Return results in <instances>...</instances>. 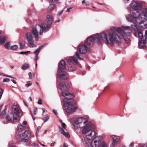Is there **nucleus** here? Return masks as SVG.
<instances>
[{
    "label": "nucleus",
    "mask_w": 147,
    "mask_h": 147,
    "mask_svg": "<svg viewBox=\"0 0 147 147\" xmlns=\"http://www.w3.org/2000/svg\"><path fill=\"white\" fill-rule=\"evenodd\" d=\"M50 0V1L51 2H55V1H57V0Z\"/></svg>",
    "instance_id": "56"
},
{
    "label": "nucleus",
    "mask_w": 147,
    "mask_h": 147,
    "mask_svg": "<svg viewBox=\"0 0 147 147\" xmlns=\"http://www.w3.org/2000/svg\"><path fill=\"white\" fill-rule=\"evenodd\" d=\"M85 0H84L82 1V4L83 5H84V3H85Z\"/></svg>",
    "instance_id": "57"
},
{
    "label": "nucleus",
    "mask_w": 147,
    "mask_h": 147,
    "mask_svg": "<svg viewBox=\"0 0 147 147\" xmlns=\"http://www.w3.org/2000/svg\"><path fill=\"white\" fill-rule=\"evenodd\" d=\"M18 48V46L16 45H14L12 46H11L10 47V48L12 50H16Z\"/></svg>",
    "instance_id": "31"
},
{
    "label": "nucleus",
    "mask_w": 147,
    "mask_h": 147,
    "mask_svg": "<svg viewBox=\"0 0 147 147\" xmlns=\"http://www.w3.org/2000/svg\"><path fill=\"white\" fill-rule=\"evenodd\" d=\"M53 112L55 115H57V112L56 110L53 109Z\"/></svg>",
    "instance_id": "46"
},
{
    "label": "nucleus",
    "mask_w": 147,
    "mask_h": 147,
    "mask_svg": "<svg viewBox=\"0 0 147 147\" xmlns=\"http://www.w3.org/2000/svg\"><path fill=\"white\" fill-rule=\"evenodd\" d=\"M131 27L135 31H137L139 30L138 28L137 24H134V25H131Z\"/></svg>",
    "instance_id": "26"
},
{
    "label": "nucleus",
    "mask_w": 147,
    "mask_h": 147,
    "mask_svg": "<svg viewBox=\"0 0 147 147\" xmlns=\"http://www.w3.org/2000/svg\"><path fill=\"white\" fill-rule=\"evenodd\" d=\"M59 129L61 133L65 137H67V138H69L70 137L69 134V133L67 132H65V131L63 130V129H62L61 127H59Z\"/></svg>",
    "instance_id": "19"
},
{
    "label": "nucleus",
    "mask_w": 147,
    "mask_h": 147,
    "mask_svg": "<svg viewBox=\"0 0 147 147\" xmlns=\"http://www.w3.org/2000/svg\"><path fill=\"white\" fill-rule=\"evenodd\" d=\"M138 32V33L135 32L134 33V35L136 37H138L140 38L142 40L143 38L145 39V36L146 34H145V36H143L142 31L141 30H139Z\"/></svg>",
    "instance_id": "15"
},
{
    "label": "nucleus",
    "mask_w": 147,
    "mask_h": 147,
    "mask_svg": "<svg viewBox=\"0 0 147 147\" xmlns=\"http://www.w3.org/2000/svg\"><path fill=\"white\" fill-rule=\"evenodd\" d=\"M140 147H147V144H145L143 146H141Z\"/></svg>",
    "instance_id": "51"
},
{
    "label": "nucleus",
    "mask_w": 147,
    "mask_h": 147,
    "mask_svg": "<svg viewBox=\"0 0 147 147\" xmlns=\"http://www.w3.org/2000/svg\"><path fill=\"white\" fill-rule=\"evenodd\" d=\"M32 118H33V119L34 120L35 119V118L34 117H33V116H32Z\"/></svg>",
    "instance_id": "62"
},
{
    "label": "nucleus",
    "mask_w": 147,
    "mask_h": 147,
    "mask_svg": "<svg viewBox=\"0 0 147 147\" xmlns=\"http://www.w3.org/2000/svg\"><path fill=\"white\" fill-rule=\"evenodd\" d=\"M130 6L132 9H130V11L131 10L133 11H138V10L140 9L141 7L140 4L134 0H133L131 2Z\"/></svg>",
    "instance_id": "9"
},
{
    "label": "nucleus",
    "mask_w": 147,
    "mask_h": 147,
    "mask_svg": "<svg viewBox=\"0 0 147 147\" xmlns=\"http://www.w3.org/2000/svg\"><path fill=\"white\" fill-rule=\"evenodd\" d=\"M11 81L13 82V83L14 84H16V82L13 80H12Z\"/></svg>",
    "instance_id": "52"
},
{
    "label": "nucleus",
    "mask_w": 147,
    "mask_h": 147,
    "mask_svg": "<svg viewBox=\"0 0 147 147\" xmlns=\"http://www.w3.org/2000/svg\"><path fill=\"white\" fill-rule=\"evenodd\" d=\"M42 112H43V113H44V112H45V109H42Z\"/></svg>",
    "instance_id": "61"
},
{
    "label": "nucleus",
    "mask_w": 147,
    "mask_h": 147,
    "mask_svg": "<svg viewBox=\"0 0 147 147\" xmlns=\"http://www.w3.org/2000/svg\"><path fill=\"white\" fill-rule=\"evenodd\" d=\"M38 103L40 105L42 104V102L41 99L39 98V99Z\"/></svg>",
    "instance_id": "41"
},
{
    "label": "nucleus",
    "mask_w": 147,
    "mask_h": 147,
    "mask_svg": "<svg viewBox=\"0 0 147 147\" xmlns=\"http://www.w3.org/2000/svg\"><path fill=\"white\" fill-rule=\"evenodd\" d=\"M6 37L4 36H0V44L4 43L6 40Z\"/></svg>",
    "instance_id": "24"
},
{
    "label": "nucleus",
    "mask_w": 147,
    "mask_h": 147,
    "mask_svg": "<svg viewBox=\"0 0 147 147\" xmlns=\"http://www.w3.org/2000/svg\"><path fill=\"white\" fill-rule=\"evenodd\" d=\"M0 75H3V74L1 73H0Z\"/></svg>",
    "instance_id": "63"
},
{
    "label": "nucleus",
    "mask_w": 147,
    "mask_h": 147,
    "mask_svg": "<svg viewBox=\"0 0 147 147\" xmlns=\"http://www.w3.org/2000/svg\"><path fill=\"white\" fill-rule=\"evenodd\" d=\"M111 138L114 144H116L119 141V137L115 135H112L111 136Z\"/></svg>",
    "instance_id": "18"
},
{
    "label": "nucleus",
    "mask_w": 147,
    "mask_h": 147,
    "mask_svg": "<svg viewBox=\"0 0 147 147\" xmlns=\"http://www.w3.org/2000/svg\"><path fill=\"white\" fill-rule=\"evenodd\" d=\"M61 126L62 127V128H61L62 129H63V130L65 131V127L66 126V124L64 123H62Z\"/></svg>",
    "instance_id": "33"
},
{
    "label": "nucleus",
    "mask_w": 147,
    "mask_h": 147,
    "mask_svg": "<svg viewBox=\"0 0 147 147\" xmlns=\"http://www.w3.org/2000/svg\"><path fill=\"white\" fill-rule=\"evenodd\" d=\"M36 145V144L35 143H34L31 144V146H35Z\"/></svg>",
    "instance_id": "54"
},
{
    "label": "nucleus",
    "mask_w": 147,
    "mask_h": 147,
    "mask_svg": "<svg viewBox=\"0 0 147 147\" xmlns=\"http://www.w3.org/2000/svg\"><path fill=\"white\" fill-rule=\"evenodd\" d=\"M30 52V51H27V52H22L20 53L21 54H28Z\"/></svg>",
    "instance_id": "39"
},
{
    "label": "nucleus",
    "mask_w": 147,
    "mask_h": 147,
    "mask_svg": "<svg viewBox=\"0 0 147 147\" xmlns=\"http://www.w3.org/2000/svg\"><path fill=\"white\" fill-rule=\"evenodd\" d=\"M5 76H6L7 77H9V78H13V77H12L11 76H8V75H4Z\"/></svg>",
    "instance_id": "53"
},
{
    "label": "nucleus",
    "mask_w": 147,
    "mask_h": 147,
    "mask_svg": "<svg viewBox=\"0 0 147 147\" xmlns=\"http://www.w3.org/2000/svg\"><path fill=\"white\" fill-rule=\"evenodd\" d=\"M32 84L31 82L30 81H28L27 83L26 84V86L27 87H29Z\"/></svg>",
    "instance_id": "36"
},
{
    "label": "nucleus",
    "mask_w": 147,
    "mask_h": 147,
    "mask_svg": "<svg viewBox=\"0 0 147 147\" xmlns=\"http://www.w3.org/2000/svg\"><path fill=\"white\" fill-rule=\"evenodd\" d=\"M98 147H107V145L105 142H103L102 143H100Z\"/></svg>",
    "instance_id": "27"
},
{
    "label": "nucleus",
    "mask_w": 147,
    "mask_h": 147,
    "mask_svg": "<svg viewBox=\"0 0 147 147\" xmlns=\"http://www.w3.org/2000/svg\"><path fill=\"white\" fill-rule=\"evenodd\" d=\"M41 128V127L40 126H38L36 132L37 133V134H38L39 132V131L40 129Z\"/></svg>",
    "instance_id": "40"
},
{
    "label": "nucleus",
    "mask_w": 147,
    "mask_h": 147,
    "mask_svg": "<svg viewBox=\"0 0 147 147\" xmlns=\"http://www.w3.org/2000/svg\"><path fill=\"white\" fill-rule=\"evenodd\" d=\"M140 20L141 22L139 23V27L142 29L147 28V19H141Z\"/></svg>",
    "instance_id": "13"
},
{
    "label": "nucleus",
    "mask_w": 147,
    "mask_h": 147,
    "mask_svg": "<svg viewBox=\"0 0 147 147\" xmlns=\"http://www.w3.org/2000/svg\"><path fill=\"white\" fill-rule=\"evenodd\" d=\"M23 102H24V105L26 106H27V103H26V102H25V101H23Z\"/></svg>",
    "instance_id": "58"
},
{
    "label": "nucleus",
    "mask_w": 147,
    "mask_h": 147,
    "mask_svg": "<svg viewBox=\"0 0 147 147\" xmlns=\"http://www.w3.org/2000/svg\"><path fill=\"white\" fill-rule=\"evenodd\" d=\"M126 18L128 21L134 24H137L139 20L141 19H147V8H144L142 10V13H140L138 11L131 10L130 14L126 15Z\"/></svg>",
    "instance_id": "5"
},
{
    "label": "nucleus",
    "mask_w": 147,
    "mask_h": 147,
    "mask_svg": "<svg viewBox=\"0 0 147 147\" xmlns=\"http://www.w3.org/2000/svg\"><path fill=\"white\" fill-rule=\"evenodd\" d=\"M22 123H23V124L24 125H26L27 124V122L26 121H23Z\"/></svg>",
    "instance_id": "47"
},
{
    "label": "nucleus",
    "mask_w": 147,
    "mask_h": 147,
    "mask_svg": "<svg viewBox=\"0 0 147 147\" xmlns=\"http://www.w3.org/2000/svg\"><path fill=\"white\" fill-rule=\"evenodd\" d=\"M0 115H2L3 117L2 121L4 123H6L7 121H10L12 119L13 122L18 121L20 117L23 115V113L18 107L14 106L13 107V112L9 115H6L5 111H4L1 113L0 112Z\"/></svg>",
    "instance_id": "4"
},
{
    "label": "nucleus",
    "mask_w": 147,
    "mask_h": 147,
    "mask_svg": "<svg viewBox=\"0 0 147 147\" xmlns=\"http://www.w3.org/2000/svg\"><path fill=\"white\" fill-rule=\"evenodd\" d=\"M123 29L122 35L124 36H129L131 34V30L129 27L122 26Z\"/></svg>",
    "instance_id": "10"
},
{
    "label": "nucleus",
    "mask_w": 147,
    "mask_h": 147,
    "mask_svg": "<svg viewBox=\"0 0 147 147\" xmlns=\"http://www.w3.org/2000/svg\"><path fill=\"white\" fill-rule=\"evenodd\" d=\"M31 136L30 133L28 131H26L22 134L21 137L22 139L24 140H22L20 141V143L23 144L25 145H26L27 144L29 143L28 141V139L30 138Z\"/></svg>",
    "instance_id": "7"
},
{
    "label": "nucleus",
    "mask_w": 147,
    "mask_h": 147,
    "mask_svg": "<svg viewBox=\"0 0 147 147\" xmlns=\"http://www.w3.org/2000/svg\"><path fill=\"white\" fill-rule=\"evenodd\" d=\"M40 144L41 145H42V146H45V145H44V144H40Z\"/></svg>",
    "instance_id": "64"
},
{
    "label": "nucleus",
    "mask_w": 147,
    "mask_h": 147,
    "mask_svg": "<svg viewBox=\"0 0 147 147\" xmlns=\"http://www.w3.org/2000/svg\"><path fill=\"white\" fill-rule=\"evenodd\" d=\"M119 39L118 36L115 32L108 31L100 34H97L94 37L91 36L88 37L83 44L79 45L77 51L80 54H85L86 53L88 48L92 46L94 42L100 43H101L102 40L106 44H109L113 47L114 42H116L119 43Z\"/></svg>",
    "instance_id": "1"
},
{
    "label": "nucleus",
    "mask_w": 147,
    "mask_h": 147,
    "mask_svg": "<svg viewBox=\"0 0 147 147\" xmlns=\"http://www.w3.org/2000/svg\"><path fill=\"white\" fill-rule=\"evenodd\" d=\"M66 74V72L64 71L60 70L58 74V76L59 78H61L64 77Z\"/></svg>",
    "instance_id": "20"
},
{
    "label": "nucleus",
    "mask_w": 147,
    "mask_h": 147,
    "mask_svg": "<svg viewBox=\"0 0 147 147\" xmlns=\"http://www.w3.org/2000/svg\"><path fill=\"white\" fill-rule=\"evenodd\" d=\"M124 1L125 2L127 3L129 1V0H124Z\"/></svg>",
    "instance_id": "59"
},
{
    "label": "nucleus",
    "mask_w": 147,
    "mask_h": 147,
    "mask_svg": "<svg viewBox=\"0 0 147 147\" xmlns=\"http://www.w3.org/2000/svg\"><path fill=\"white\" fill-rule=\"evenodd\" d=\"M60 89L61 90H66L68 89V85L64 82H60L59 84Z\"/></svg>",
    "instance_id": "17"
},
{
    "label": "nucleus",
    "mask_w": 147,
    "mask_h": 147,
    "mask_svg": "<svg viewBox=\"0 0 147 147\" xmlns=\"http://www.w3.org/2000/svg\"><path fill=\"white\" fill-rule=\"evenodd\" d=\"M116 28L115 27H111L110 28V30H111V31H105V32H104L102 33L101 34H102L104 32H108V31H109L111 32H115L117 34V35H118V37H119V39L118 40V41L119 42V43H117V42H114V43H113V45H114V43H116V44L118 45L120 43V39H121V38L120 37V36H119L118 34L116 33V32H115V31H115L119 33V34H122V30H123V29L122 28Z\"/></svg>",
    "instance_id": "8"
},
{
    "label": "nucleus",
    "mask_w": 147,
    "mask_h": 147,
    "mask_svg": "<svg viewBox=\"0 0 147 147\" xmlns=\"http://www.w3.org/2000/svg\"><path fill=\"white\" fill-rule=\"evenodd\" d=\"M73 126L75 129L78 128H83L82 132L84 134H85L86 138L83 137L82 140L84 145L88 143V140L92 139L96 135L95 132L93 131L94 128L93 126L88 124L87 118H78L76 121L74 122Z\"/></svg>",
    "instance_id": "2"
},
{
    "label": "nucleus",
    "mask_w": 147,
    "mask_h": 147,
    "mask_svg": "<svg viewBox=\"0 0 147 147\" xmlns=\"http://www.w3.org/2000/svg\"><path fill=\"white\" fill-rule=\"evenodd\" d=\"M49 116H47L45 117H44L43 119L44 122H46L47 120L49 119Z\"/></svg>",
    "instance_id": "35"
},
{
    "label": "nucleus",
    "mask_w": 147,
    "mask_h": 147,
    "mask_svg": "<svg viewBox=\"0 0 147 147\" xmlns=\"http://www.w3.org/2000/svg\"><path fill=\"white\" fill-rule=\"evenodd\" d=\"M49 30L48 26L44 24H42L41 26L39 25H37L34 28H33L31 32H27L25 36L30 47H33L36 46V45L34 44L33 37L32 33L35 38L36 40H38V32L39 31V35H41L43 32H46Z\"/></svg>",
    "instance_id": "3"
},
{
    "label": "nucleus",
    "mask_w": 147,
    "mask_h": 147,
    "mask_svg": "<svg viewBox=\"0 0 147 147\" xmlns=\"http://www.w3.org/2000/svg\"><path fill=\"white\" fill-rule=\"evenodd\" d=\"M123 36L125 40L126 43H128L130 42V40L129 38L126 37V36Z\"/></svg>",
    "instance_id": "30"
},
{
    "label": "nucleus",
    "mask_w": 147,
    "mask_h": 147,
    "mask_svg": "<svg viewBox=\"0 0 147 147\" xmlns=\"http://www.w3.org/2000/svg\"><path fill=\"white\" fill-rule=\"evenodd\" d=\"M68 61H70L72 63L77 64L78 63V61L77 59H75L73 57H71L68 59Z\"/></svg>",
    "instance_id": "23"
},
{
    "label": "nucleus",
    "mask_w": 147,
    "mask_h": 147,
    "mask_svg": "<svg viewBox=\"0 0 147 147\" xmlns=\"http://www.w3.org/2000/svg\"><path fill=\"white\" fill-rule=\"evenodd\" d=\"M37 108H35L34 109V115H36V112H37Z\"/></svg>",
    "instance_id": "42"
},
{
    "label": "nucleus",
    "mask_w": 147,
    "mask_h": 147,
    "mask_svg": "<svg viewBox=\"0 0 147 147\" xmlns=\"http://www.w3.org/2000/svg\"><path fill=\"white\" fill-rule=\"evenodd\" d=\"M26 129V128L25 126H23L21 124L18 125L17 130L18 131L21 132L22 130H25Z\"/></svg>",
    "instance_id": "22"
},
{
    "label": "nucleus",
    "mask_w": 147,
    "mask_h": 147,
    "mask_svg": "<svg viewBox=\"0 0 147 147\" xmlns=\"http://www.w3.org/2000/svg\"><path fill=\"white\" fill-rule=\"evenodd\" d=\"M20 48L21 49H23L24 48V45L22 44L21 43H20Z\"/></svg>",
    "instance_id": "45"
},
{
    "label": "nucleus",
    "mask_w": 147,
    "mask_h": 147,
    "mask_svg": "<svg viewBox=\"0 0 147 147\" xmlns=\"http://www.w3.org/2000/svg\"><path fill=\"white\" fill-rule=\"evenodd\" d=\"M54 145H55V144H54V143H53V142H52V143L51 144V146H54Z\"/></svg>",
    "instance_id": "55"
},
{
    "label": "nucleus",
    "mask_w": 147,
    "mask_h": 147,
    "mask_svg": "<svg viewBox=\"0 0 147 147\" xmlns=\"http://www.w3.org/2000/svg\"><path fill=\"white\" fill-rule=\"evenodd\" d=\"M47 21L49 25L51 24L53 21V18L52 16L50 15H47Z\"/></svg>",
    "instance_id": "21"
},
{
    "label": "nucleus",
    "mask_w": 147,
    "mask_h": 147,
    "mask_svg": "<svg viewBox=\"0 0 147 147\" xmlns=\"http://www.w3.org/2000/svg\"><path fill=\"white\" fill-rule=\"evenodd\" d=\"M63 11H59L58 12V13L57 14V15L58 16H60L63 13Z\"/></svg>",
    "instance_id": "43"
},
{
    "label": "nucleus",
    "mask_w": 147,
    "mask_h": 147,
    "mask_svg": "<svg viewBox=\"0 0 147 147\" xmlns=\"http://www.w3.org/2000/svg\"><path fill=\"white\" fill-rule=\"evenodd\" d=\"M44 47V46L43 45H41L39 46V47L34 52V53L35 54V58L34 59V61H37V60L39 58L38 57V55L39 53V51L41 49H42Z\"/></svg>",
    "instance_id": "14"
},
{
    "label": "nucleus",
    "mask_w": 147,
    "mask_h": 147,
    "mask_svg": "<svg viewBox=\"0 0 147 147\" xmlns=\"http://www.w3.org/2000/svg\"><path fill=\"white\" fill-rule=\"evenodd\" d=\"M61 93L64 97L67 96L63 100L64 103L63 109L68 113L74 112L76 109V107L73 105L71 99L74 97L73 94L67 92L61 91Z\"/></svg>",
    "instance_id": "6"
},
{
    "label": "nucleus",
    "mask_w": 147,
    "mask_h": 147,
    "mask_svg": "<svg viewBox=\"0 0 147 147\" xmlns=\"http://www.w3.org/2000/svg\"><path fill=\"white\" fill-rule=\"evenodd\" d=\"M10 80L8 78H4L3 80V82H8Z\"/></svg>",
    "instance_id": "37"
},
{
    "label": "nucleus",
    "mask_w": 147,
    "mask_h": 147,
    "mask_svg": "<svg viewBox=\"0 0 147 147\" xmlns=\"http://www.w3.org/2000/svg\"><path fill=\"white\" fill-rule=\"evenodd\" d=\"M28 75L29 76V78L30 79H31V76H32V73L31 72H30L28 73Z\"/></svg>",
    "instance_id": "44"
},
{
    "label": "nucleus",
    "mask_w": 147,
    "mask_h": 147,
    "mask_svg": "<svg viewBox=\"0 0 147 147\" xmlns=\"http://www.w3.org/2000/svg\"><path fill=\"white\" fill-rule=\"evenodd\" d=\"M28 67V65L27 64H25L22 66V69H26Z\"/></svg>",
    "instance_id": "32"
},
{
    "label": "nucleus",
    "mask_w": 147,
    "mask_h": 147,
    "mask_svg": "<svg viewBox=\"0 0 147 147\" xmlns=\"http://www.w3.org/2000/svg\"><path fill=\"white\" fill-rule=\"evenodd\" d=\"M54 7L55 5L53 4H50L48 7V13H50L51 11L54 9Z\"/></svg>",
    "instance_id": "25"
},
{
    "label": "nucleus",
    "mask_w": 147,
    "mask_h": 147,
    "mask_svg": "<svg viewBox=\"0 0 147 147\" xmlns=\"http://www.w3.org/2000/svg\"><path fill=\"white\" fill-rule=\"evenodd\" d=\"M145 39H144L143 40H142L140 41H139L138 42V47L140 49L144 47L145 46L147 43V31H145Z\"/></svg>",
    "instance_id": "11"
},
{
    "label": "nucleus",
    "mask_w": 147,
    "mask_h": 147,
    "mask_svg": "<svg viewBox=\"0 0 147 147\" xmlns=\"http://www.w3.org/2000/svg\"><path fill=\"white\" fill-rule=\"evenodd\" d=\"M8 147H16L15 145L12 144L11 142H9L8 146Z\"/></svg>",
    "instance_id": "38"
},
{
    "label": "nucleus",
    "mask_w": 147,
    "mask_h": 147,
    "mask_svg": "<svg viewBox=\"0 0 147 147\" xmlns=\"http://www.w3.org/2000/svg\"><path fill=\"white\" fill-rule=\"evenodd\" d=\"M65 62L63 60H61L59 63L58 69L59 70L64 69L65 68Z\"/></svg>",
    "instance_id": "16"
},
{
    "label": "nucleus",
    "mask_w": 147,
    "mask_h": 147,
    "mask_svg": "<svg viewBox=\"0 0 147 147\" xmlns=\"http://www.w3.org/2000/svg\"><path fill=\"white\" fill-rule=\"evenodd\" d=\"M10 43L7 42L5 44V47L7 49H9V47Z\"/></svg>",
    "instance_id": "34"
},
{
    "label": "nucleus",
    "mask_w": 147,
    "mask_h": 147,
    "mask_svg": "<svg viewBox=\"0 0 147 147\" xmlns=\"http://www.w3.org/2000/svg\"><path fill=\"white\" fill-rule=\"evenodd\" d=\"M63 147H67V145L66 143H65L63 144Z\"/></svg>",
    "instance_id": "50"
},
{
    "label": "nucleus",
    "mask_w": 147,
    "mask_h": 147,
    "mask_svg": "<svg viewBox=\"0 0 147 147\" xmlns=\"http://www.w3.org/2000/svg\"><path fill=\"white\" fill-rule=\"evenodd\" d=\"M68 70L69 71H74L75 69V68L73 67L71 65H69L68 66Z\"/></svg>",
    "instance_id": "29"
},
{
    "label": "nucleus",
    "mask_w": 147,
    "mask_h": 147,
    "mask_svg": "<svg viewBox=\"0 0 147 147\" xmlns=\"http://www.w3.org/2000/svg\"><path fill=\"white\" fill-rule=\"evenodd\" d=\"M60 21V19L59 18H58L57 20L55 21V23L59 22Z\"/></svg>",
    "instance_id": "49"
},
{
    "label": "nucleus",
    "mask_w": 147,
    "mask_h": 147,
    "mask_svg": "<svg viewBox=\"0 0 147 147\" xmlns=\"http://www.w3.org/2000/svg\"><path fill=\"white\" fill-rule=\"evenodd\" d=\"M72 8L71 7H70L68 8L67 9V12H69L70 11L71 9Z\"/></svg>",
    "instance_id": "48"
},
{
    "label": "nucleus",
    "mask_w": 147,
    "mask_h": 147,
    "mask_svg": "<svg viewBox=\"0 0 147 147\" xmlns=\"http://www.w3.org/2000/svg\"><path fill=\"white\" fill-rule=\"evenodd\" d=\"M30 101H32V97H30Z\"/></svg>",
    "instance_id": "60"
},
{
    "label": "nucleus",
    "mask_w": 147,
    "mask_h": 147,
    "mask_svg": "<svg viewBox=\"0 0 147 147\" xmlns=\"http://www.w3.org/2000/svg\"><path fill=\"white\" fill-rule=\"evenodd\" d=\"M75 56L76 57L78 58L79 59H83V57H81L80 56L79 54L78 53V52H76V53Z\"/></svg>",
    "instance_id": "28"
},
{
    "label": "nucleus",
    "mask_w": 147,
    "mask_h": 147,
    "mask_svg": "<svg viewBox=\"0 0 147 147\" xmlns=\"http://www.w3.org/2000/svg\"><path fill=\"white\" fill-rule=\"evenodd\" d=\"M100 143V139L96 137L92 141L91 145L92 147H98Z\"/></svg>",
    "instance_id": "12"
}]
</instances>
